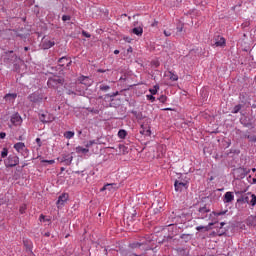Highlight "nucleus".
I'll return each instance as SVG.
<instances>
[{
    "instance_id": "f257e3e1",
    "label": "nucleus",
    "mask_w": 256,
    "mask_h": 256,
    "mask_svg": "<svg viewBox=\"0 0 256 256\" xmlns=\"http://www.w3.org/2000/svg\"><path fill=\"white\" fill-rule=\"evenodd\" d=\"M63 83H65V80L59 77L49 78L47 81L50 89H59V87H63Z\"/></svg>"
},
{
    "instance_id": "f03ea898",
    "label": "nucleus",
    "mask_w": 256,
    "mask_h": 256,
    "mask_svg": "<svg viewBox=\"0 0 256 256\" xmlns=\"http://www.w3.org/2000/svg\"><path fill=\"white\" fill-rule=\"evenodd\" d=\"M14 149L15 151H17V153H20L22 157H29V149H27L25 143L17 142L16 144H14Z\"/></svg>"
},
{
    "instance_id": "7ed1b4c3",
    "label": "nucleus",
    "mask_w": 256,
    "mask_h": 256,
    "mask_svg": "<svg viewBox=\"0 0 256 256\" xmlns=\"http://www.w3.org/2000/svg\"><path fill=\"white\" fill-rule=\"evenodd\" d=\"M29 101L31 103H41L43 99L47 101V96H45L43 93L34 92L28 96Z\"/></svg>"
},
{
    "instance_id": "20e7f679",
    "label": "nucleus",
    "mask_w": 256,
    "mask_h": 256,
    "mask_svg": "<svg viewBox=\"0 0 256 256\" xmlns=\"http://www.w3.org/2000/svg\"><path fill=\"white\" fill-rule=\"evenodd\" d=\"M4 163L5 167H17V165H19V157L16 155H10Z\"/></svg>"
},
{
    "instance_id": "39448f33",
    "label": "nucleus",
    "mask_w": 256,
    "mask_h": 256,
    "mask_svg": "<svg viewBox=\"0 0 256 256\" xmlns=\"http://www.w3.org/2000/svg\"><path fill=\"white\" fill-rule=\"evenodd\" d=\"M175 191L180 192L183 191V189H187L188 184L187 182H180L178 180L174 183Z\"/></svg>"
},
{
    "instance_id": "423d86ee",
    "label": "nucleus",
    "mask_w": 256,
    "mask_h": 256,
    "mask_svg": "<svg viewBox=\"0 0 256 256\" xmlns=\"http://www.w3.org/2000/svg\"><path fill=\"white\" fill-rule=\"evenodd\" d=\"M60 163H65V165H71V163H73V156L70 154H63L60 158Z\"/></svg>"
},
{
    "instance_id": "0eeeda50",
    "label": "nucleus",
    "mask_w": 256,
    "mask_h": 256,
    "mask_svg": "<svg viewBox=\"0 0 256 256\" xmlns=\"http://www.w3.org/2000/svg\"><path fill=\"white\" fill-rule=\"evenodd\" d=\"M69 199V194L63 193L58 197L57 205L58 207H61L67 203V200Z\"/></svg>"
},
{
    "instance_id": "6e6552de",
    "label": "nucleus",
    "mask_w": 256,
    "mask_h": 256,
    "mask_svg": "<svg viewBox=\"0 0 256 256\" xmlns=\"http://www.w3.org/2000/svg\"><path fill=\"white\" fill-rule=\"evenodd\" d=\"M11 123L12 125H21V123H23V119L21 118V115H19V113L12 115Z\"/></svg>"
},
{
    "instance_id": "1a4fd4ad",
    "label": "nucleus",
    "mask_w": 256,
    "mask_h": 256,
    "mask_svg": "<svg viewBox=\"0 0 256 256\" xmlns=\"http://www.w3.org/2000/svg\"><path fill=\"white\" fill-rule=\"evenodd\" d=\"M58 63L60 65V67H69V65H71V63H73V61H71V58H67V57H62L58 60Z\"/></svg>"
},
{
    "instance_id": "9d476101",
    "label": "nucleus",
    "mask_w": 256,
    "mask_h": 256,
    "mask_svg": "<svg viewBox=\"0 0 256 256\" xmlns=\"http://www.w3.org/2000/svg\"><path fill=\"white\" fill-rule=\"evenodd\" d=\"M55 46V41L44 39L42 41V49H51V47Z\"/></svg>"
},
{
    "instance_id": "9b49d317",
    "label": "nucleus",
    "mask_w": 256,
    "mask_h": 256,
    "mask_svg": "<svg viewBox=\"0 0 256 256\" xmlns=\"http://www.w3.org/2000/svg\"><path fill=\"white\" fill-rule=\"evenodd\" d=\"M223 201L224 203H232V201H235V195L233 194V192H226L224 194Z\"/></svg>"
},
{
    "instance_id": "f8f14e48",
    "label": "nucleus",
    "mask_w": 256,
    "mask_h": 256,
    "mask_svg": "<svg viewBox=\"0 0 256 256\" xmlns=\"http://www.w3.org/2000/svg\"><path fill=\"white\" fill-rule=\"evenodd\" d=\"M78 81L82 85H91V79H89V77H87V76H80L78 78Z\"/></svg>"
},
{
    "instance_id": "ddd939ff",
    "label": "nucleus",
    "mask_w": 256,
    "mask_h": 256,
    "mask_svg": "<svg viewBox=\"0 0 256 256\" xmlns=\"http://www.w3.org/2000/svg\"><path fill=\"white\" fill-rule=\"evenodd\" d=\"M213 225H215V222H210L207 226H197L196 231H209Z\"/></svg>"
},
{
    "instance_id": "4468645a",
    "label": "nucleus",
    "mask_w": 256,
    "mask_h": 256,
    "mask_svg": "<svg viewBox=\"0 0 256 256\" xmlns=\"http://www.w3.org/2000/svg\"><path fill=\"white\" fill-rule=\"evenodd\" d=\"M145 245H147V241H144V242H142V243H140V242H134V243L130 244L129 247H130L131 249H139V248H141V247H143V246H145Z\"/></svg>"
},
{
    "instance_id": "2eb2a0df",
    "label": "nucleus",
    "mask_w": 256,
    "mask_h": 256,
    "mask_svg": "<svg viewBox=\"0 0 256 256\" xmlns=\"http://www.w3.org/2000/svg\"><path fill=\"white\" fill-rule=\"evenodd\" d=\"M132 33L134 35H137L138 37H141L143 35V26H138L132 29Z\"/></svg>"
},
{
    "instance_id": "dca6fc26",
    "label": "nucleus",
    "mask_w": 256,
    "mask_h": 256,
    "mask_svg": "<svg viewBox=\"0 0 256 256\" xmlns=\"http://www.w3.org/2000/svg\"><path fill=\"white\" fill-rule=\"evenodd\" d=\"M211 210L207 209V207H202L199 209L200 218L201 219H207V216H205V213H209Z\"/></svg>"
},
{
    "instance_id": "f3484780",
    "label": "nucleus",
    "mask_w": 256,
    "mask_h": 256,
    "mask_svg": "<svg viewBox=\"0 0 256 256\" xmlns=\"http://www.w3.org/2000/svg\"><path fill=\"white\" fill-rule=\"evenodd\" d=\"M141 129H142V130H140L141 135H145L147 137L151 136V129H149V128L145 129V127L143 125H141Z\"/></svg>"
},
{
    "instance_id": "a211bd4d",
    "label": "nucleus",
    "mask_w": 256,
    "mask_h": 256,
    "mask_svg": "<svg viewBox=\"0 0 256 256\" xmlns=\"http://www.w3.org/2000/svg\"><path fill=\"white\" fill-rule=\"evenodd\" d=\"M65 139H73L75 137V132L73 131H66L64 133Z\"/></svg>"
},
{
    "instance_id": "6ab92c4d",
    "label": "nucleus",
    "mask_w": 256,
    "mask_h": 256,
    "mask_svg": "<svg viewBox=\"0 0 256 256\" xmlns=\"http://www.w3.org/2000/svg\"><path fill=\"white\" fill-rule=\"evenodd\" d=\"M216 47H223L225 46V38L221 37L218 41L214 44Z\"/></svg>"
},
{
    "instance_id": "aec40b11",
    "label": "nucleus",
    "mask_w": 256,
    "mask_h": 256,
    "mask_svg": "<svg viewBox=\"0 0 256 256\" xmlns=\"http://www.w3.org/2000/svg\"><path fill=\"white\" fill-rule=\"evenodd\" d=\"M168 73L170 81H179V76L177 74H174L173 71H169Z\"/></svg>"
},
{
    "instance_id": "412c9836",
    "label": "nucleus",
    "mask_w": 256,
    "mask_h": 256,
    "mask_svg": "<svg viewBox=\"0 0 256 256\" xmlns=\"http://www.w3.org/2000/svg\"><path fill=\"white\" fill-rule=\"evenodd\" d=\"M76 153H89V148H83L81 146L76 147Z\"/></svg>"
},
{
    "instance_id": "4be33fe9",
    "label": "nucleus",
    "mask_w": 256,
    "mask_h": 256,
    "mask_svg": "<svg viewBox=\"0 0 256 256\" xmlns=\"http://www.w3.org/2000/svg\"><path fill=\"white\" fill-rule=\"evenodd\" d=\"M100 91H103L104 93H107V91H109V89H111V87L109 85H105V84H101L99 86Z\"/></svg>"
},
{
    "instance_id": "5701e85b",
    "label": "nucleus",
    "mask_w": 256,
    "mask_h": 256,
    "mask_svg": "<svg viewBox=\"0 0 256 256\" xmlns=\"http://www.w3.org/2000/svg\"><path fill=\"white\" fill-rule=\"evenodd\" d=\"M118 137L120 138V139H125V137H127V131L126 130H119L118 131Z\"/></svg>"
},
{
    "instance_id": "b1692460",
    "label": "nucleus",
    "mask_w": 256,
    "mask_h": 256,
    "mask_svg": "<svg viewBox=\"0 0 256 256\" xmlns=\"http://www.w3.org/2000/svg\"><path fill=\"white\" fill-rule=\"evenodd\" d=\"M241 109H243V105L238 104L233 108L232 113L237 114L241 111Z\"/></svg>"
},
{
    "instance_id": "393cba45",
    "label": "nucleus",
    "mask_w": 256,
    "mask_h": 256,
    "mask_svg": "<svg viewBox=\"0 0 256 256\" xmlns=\"http://www.w3.org/2000/svg\"><path fill=\"white\" fill-rule=\"evenodd\" d=\"M4 99H6V101H9V99L15 100L17 99V94H6Z\"/></svg>"
},
{
    "instance_id": "a878e982",
    "label": "nucleus",
    "mask_w": 256,
    "mask_h": 256,
    "mask_svg": "<svg viewBox=\"0 0 256 256\" xmlns=\"http://www.w3.org/2000/svg\"><path fill=\"white\" fill-rule=\"evenodd\" d=\"M116 185H117V184H115V183L106 184V185H104V186L100 189V191H101V192L107 191V189H109V187H116Z\"/></svg>"
},
{
    "instance_id": "bb28decb",
    "label": "nucleus",
    "mask_w": 256,
    "mask_h": 256,
    "mask_svg": "<svg viewBox=\"0 0 256 256\" xmlns=\"http://www.w3.org/2000/svg\"><path fill=\"white\" fill-rule=\"evenodd\" d=\"M159 91V86L155 85L154 88L149 89V92L151 95H157V92Z\"/></svg>"
},
{
    "instance_id": "cd10ccee",
    "label": "nucleus",
    "mask_w": 256,
    "mask_h": 256,
    "mask_svg": "<svg viewBox=\"0 0 256 256\" xmlns=\"http://www.w3.org/2000/svg\"><path fill=\"white\" fill-rule=\"evenodd\" d=\"M7 155H9V150L7 148H3L2 152H1V158L5 159V157H7Z\"/></svg>"
},
{
    "instance_id": "c85d7f7f",
    "label": "nucleus",
    "mask_w": 256,
    "mask_h": 256,
    "mask_svg": "<svg viewBox=\"0 0 256 256\" xmlns=\"http://www.w3.org/2000/svg\"><path fill=\"white\" fill-rule=\"evenodd\" d=\"M39 119L42 123H49V122L53 121V120H46L45 114H40Z\"/></svg>"
},
{
    "instance_id": "c756f323",
    "label": "nucleus",
    "mask_w": 256,
    "mask_h": 256,
    "mask_svg": "<svg viewBox=\"0 0 256 256\" xmlns=\"http://www.w3.org/2000/svg\"><path fill=\"white\" fill-rule=\"evenodd\" d=\"M250 205H252V207H255V205H256V195L255 194L251 195Z\"/></svg>"
},
{
    "instance_id": "7c9ffc66",
    "label": "nucleus",
    "mask_w": 256,
    "mask_h": 256,
    "mask_svg": "<svg viewBox=\"0 0 256 256\" xmlns=\"http://www.w3.org/2000/svg\"><path fill=\"white\" fill-rule=\"evenodd\" d=\"M95 140H90V141H88L86 144H85V147L87 148V149H89V147H93V145H95Z\"/></svg>"
},
{
    "instance_id": "2f4dec72",
    "label": "nucleus",
    "mask_w": 256,
    "mask_h": 256,
    "mask_svg": "<svg viewBox=\"0 0 256 256\" xmlns=\"http://www.w3.org/2000/svg\"><path fill=\"white\" fill-rule=\"evenodd\" d=\"M158 101H160V103H167V96L161 95V96L158 98Z\"/></svg>"
},
{
    "instance_id": "473e14b6",
    "label": "nucleus",
    "mask_w": 256,
    "mask_h": 256,
    "mask_svg": "<svg viewBox=\"0 0 256 256\" xmlns=\"http://www.w3.org/2000/svg\"><path fill=\"white\" fill-rule=\"evenodd\" d=\"M146 98L148 101H151V103H155V96H153V94L146 95Z\"/></svg>"
},
{
    "instance_id": "72a5a7b5",
    "label": "nucleus",
    "mask_w": 256,
    "mask_h": 256,
    "mask_svg": "<svg viewBox=\"0 0 256 256\" xmlns=\"http://www.w3.org/2000/svg\"><path fill=\"white\" fill-rule=\"evenodd\" d=\"M213 215H215L216 217H220L221 215H225V213H227V211H221V212H212Z\"/></svg>"
},
{
    "instance_id": "f704fd0d",
    "label": "nucleus",
    "mask_w": 256,
    "mask_h": 256,
    "mask_svg": "<svg viewBox=\"0 0 256 256\" xmlns=\"http://www.w3.org/2000/svg\"><path fill=\"white\" fill-rule=\"evenodd\" d=\"M62 21H71V16H69V15H63V16H62Z\"/></svg>"
},
{
    "instance_id": "c9c22d12",
    "label": "nucleus",
    "mask_w": 256,
    "mask_h": 256,
    "mask_svg": "<svg viewBox=\"0 0 256 256\" xmlns=\"http://www.w3.org/2000/svg\"><path fill=\"white\" fill-rule=\"evenodd\" d=\"M42 163H48V165H53L55 160H42Z\"/></svg>"
},
{
    "instance_id": "e433bc0d",
    "label": "nucleus",
    "mask_w": 256,
    "mask_h": 256,
    "mask_svg": "<svg viewBox=\"0 0 256 256\" xmlns=\"http://www.w3.org/2000/svg\"><path fill=\"white\" fill-rule=\"evenodd\" d=\"M83 37H87L88 39L91 37V34H89L87 31L83 30L82 31Z\"/></svg>"
},
{
    "instance_id": "4c0bfd02",
    "label": "nucleus",
    "mask_w": 256,
    "mask_h": 256,
    "mask_svg": "<svg viewBox=\"0 0 256 256\" xmlns=\"http://www.w3.org/2000/svg\"><path fill=\"white\" fill-rule=\"evenodd\" d=\"M36 143L38 147H41L43 145V143L41 142V138H36Z\"/></svg>"
},
{
    "instance_id": "58836bf2",
    "label": "nucleus",
    "mask_w": 256,
    "mask_h": 256,
    "mask_svg": "<svg viewBox=\"0 0 256 256\" xmlns=\"http://www.w3.org/2000/svg\"><path fill=\"white\" fill-rule=\"evenodd\" d=\"M25 209H27L26 206H21L20 207L19 211H20L21 215H23V213H25Z\"/></svg>"
},
{
    "instance_id": "ea45409f",
    "label": "nucleus",
    "mask_w": 256,
    "mask_h": 256,
    "mask_svg": "<svg viewBox=\"0 0 256 256\" xmlns=\"http://www.w3.org/2000/svg\"><path fill=\"white\" fill-rule=\"evenodd\" d=\"M165 37H171V32L164 30Z\"/></svg>"
},
{
    "instance_id": "a19ab883",
    "label": "nucleus",
    "mask_w": 256,
    "mask_h": 256,
    "mask_svg": "<svg viewBox=\"0 0 256 256\" xmlns=\"http://www.w3.org/2000/svg\"><path fill=\"white\" fill-rule=\"evenodd\" d=\"M7 137V134L5 132L0 133V139H5Z\"/></svg>"
},
{
    "instance_id": "79ce46f5",
    "label": "nucleus",
    "mask_w": 256,
    "mask_h": 256,
    "mask_svg": "<svg viewBox=\"0 0 256 256\" xmlns=\"http://www.w3.org/2000/svg\"><path fill=\"white\" fill-rule=\"evenodd\" d=\"M248 139L251 140V141H253L254 143H256V136H253V137L248 136Z\"/></svg>"
},
{
    "instance_id": "37998d69",
    "label": "nucleus",
    "mask_w": 256,
    "mask_h": 256,
    "mask_svg": "<svg viewBox=\"0 0 256 256\" xmlns=\"http://www.w3.org/2000/svg\"><path fill=\"white\" fill-rule=\"evenodd\" d=\"M113 189H117V186L108 187V188L106 189V191H113Z\"/></svg>"
},
{
    "instance_id": "c03bdc74",
    "label": "nucleus",
    "mask_w": 256,
    "mask_h": 256,
    "mask_svg": "<svg viewBox=\"0 0 256 256\" xmlns=\"http://www.w3.org/2000/svg\"><path fill=\"white\" fill-rule=\"evenodd\" d=\"M39 219H40V221H45V215L41 214Z\"/></svg>"
},
{
    "instance_id": "a18cd8bd",
    "label": "nucleus",
    "mask_w": 256,
    "mask_h": 256,
    "mask_svg": "<svg viewBox=\"0 0 256 256\" xmlns=\"http://www.w3.org/2000/svg\"><path fill=\"white\" fill-rule=\"evenodd\" d=\"M44 237H51V232H46V233L44 234Z\"/></svg>"
},
{
    "instance_id": "49530a36",
    "label": "nucleus",
    "mask_w": 256,
    "mask_h": 256,
    "mask_svg": "<svg viewBox=\"0 0 256 256\" xmlns=\"http://www.w3.org/2000/svg\"><path fill=\"white\" fill-rule=\"evenodd\" d=\"M107 70L98 69V73H105Z\"/></svg>"
},
{
    "instance_id": "de8ad7c7",
    "label": "nucleus",
    "mask_w": 256,
    "mask_h": 256,
    "mask_svg": "<svg viewBox=\"0 0 256 256\" xmlns=\"http://www.w3.org/2000/svg\"><path fill=\"white\" fill-rule=\"evenodd\" d=\"M117 95H119V92H115L111 95V97H117Z\"/></svg>"
},
{
    "instance_id": "09e8293b",
    "label": "nucleus",
    "mask_w": 256,
    "mask_h": 256,
    "mask_svg": "<svg viewBox=\"0 0 256 256\" xmlns=\"http://www.w3.org/2000/svg\"><path fill=\"white\" fill-rule=\"evenodd\" d=\"M114 55H119V50H114Z\"/></svg>"
},
{
    "instance_id": "8fccbe9b",
    "label": "nucleus",
    "mask_w": 256,
    "mask_h": 256,
    "mask_svg": "<svg viewBox=\"0 0 256 256\" xmlns=\"http://www.w3.org/2000/svg\"><path fill=\"white\" fill-rule=\"evenodd\" d=\"M73 94H74L73 91H69V92H68V95H73Z\"/></svg>"
},
{
    "instance_id": "3c124183",
    "label": "nucleus",
    "mask_w": 256,
    "mask_h": 256,
    "mask_svg": "<svg viewBox=\"0 0 256 256\" xmlns=\"http://www.w3.org/2000/svg\"><path fill=\"white\" fill-rule=\"evenodd\" d=\"M224 225H225V222H221V223H220V226H221V227H224Z\"/></svg>"
},
{
    "instance_id": "603ef678",
    "label": "nucleus",
    "mask_w": 256,
    "mask_h": 256,
    "mask_svg": "<svg viewBox=\"0 0 256 256\" xmlns=\"http://www.w3.org/2000/svg\"><path fill=\"white\" fill-rule=\"evenodd\" d=\"M24 51H29V48H28V47H25V48H24Z\"/></svg>"
},
{
    "instance_id": "864d4df0",
    "label": "nucleus",
    "mask_w": 256,
    "mask_h": 256,
    "mask_svg": "<svg viewBox=\"0 0 256 256\" xmlns=\"http://www.w3.org/2000/svg\"><path fill=\"white\" fill-rule=\"evenodd\" d=\"M164 111H171V109H169V108H166V109H164Z\"/></svg>"
},
{
    "instance_id": "5fc2aeb1",
    "label": "nucleus",
    "mask_w": 256,
    "mask_h": 256,
    "mask_svg": "<svg viewBox=\"0 0 256 256\" xmlns=\"http://www.w3.org/2000/svg\"><path fill=\"white\" fill-rule=\"evenodd\" d=\"M178 31H183V28H178Z\"/></svg>"
},
{
    "instance_id": "6e6d98bb",
    "label": "nucleus",
    "mask_w": 256,
    "mask_h": 256,
    "mask_svg": "<svg viewBox=\"0 0 256 256\" xmlns=\"http://www.w3.org/2000/svg\"><path fill=\"white\" fill-rule=\"evenodd\" d=\"M0 205H3V201L0 199Z\"/></svg>"
},
{
    "instance_id": "4d7b16f0",
    "label": "nucleus",
    "mask_w": 256,
    "mask_h": 256,
    "mask_svg": "<svg viewBox=\"0 0 256 256\" xmlns=\"http://www.w3.org/2000/svg\"><path fill=\"white\" fill-rule=\"evenodd\" d=\"M131 256H141V255H137V254H132Z\"/></svg>"
},
{
    "instance_id": "13d9d810",
    "label": "nucleus",
    "mask_w": 256,
    "mask_h": 256,
    "mask_svg": "<svg viewBox=\"0 0 256 256\" xmlns=\"http://www.w3.org/2000/svg\"><path fill=\"white\" fill-rule=\"evenodd\" d=\"M61 171H65V168H61Z\"/></svg>"
},
{
    "instance_id": "bf43d9fd",
    "label": "nucleus",
    "mask_w": 256,
    "mask_h": 256,
    "mask_svg": "<svg viewBox=\"0 0 256 256\" xmlns=\"http://www.w3.org/2000/svg\"><path fill=\"white\" fill-rule=\"evenodd\" d=\"M210 181H213V177L210 178Z\"/></svg>"
},
{
    "instance_id": "052dcab7",
    "label": "nucleus",
    "mask_w": 256,
    "mask_h": 256,
    "mask_svg": "<svg viewBox=\"0 0 256 256\" xmlns=\"http://www.w3.org/2000/svg\"><path fill=\"white\" fill-rule=\"evenodd\" d=\"M21 139H22V138H21V136H20V137H19V141H21Z\"/></svg>"
},
{
    "instance_id": "680f3d73",
    "label": "nucleus",
    "mask_w": 256,
    "mask_h": 256,
    "mask_svg": "<svg viewBox=\"0 0 256 256\" xmlns=\"http://www.w3.org/2000/svg\"><path fill=\"white\" fill-rule=\"evenodd\" d=\"M253 182H254V183H256V180H255V179H253Z\"/></svg>"
},
{
    "instance_id": "e2e57ef3",
    "label": "nucleus",
    "mask_w": 256,
    "mask_h": 256,
    "mask_svg": "<svg viewBox=\"0 0 256 256\" xmlns=\"http://www.w3.org/2000/svg\"><path fill=\"white\" fill-rule=\"evenodd\" d=\"M128 51H131V48H130V49H128Z\"/></svg>"
}]
</instances>
